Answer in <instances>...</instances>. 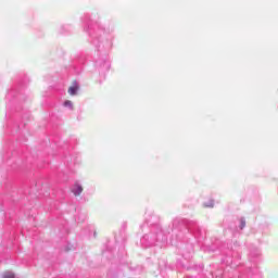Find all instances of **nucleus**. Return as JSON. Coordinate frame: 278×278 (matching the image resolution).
I'll list each match as a JSON object with an SVG mask.
<instances>
[{
  "label": "nucleus",
  "instance_id": "f257e3e1",
  "mask_svg": "<svg viewBox=\"0 0 278 278\" xmlns=\"http://www.w3.org/2000/svg\"><path fill=\"white\" fill-rule=\"evenodd\" d=\"M72 192L75 197H81V192H84V187H81L79 182H75Z\"/></svg>",
  "mask_w": 278,
  "mask_h": 278
},
{
  "label": "nucleus",
  "instance_id": "f03ea898",
  "mask_svg": "<svg viewBox=\"0 0 278 278\" xmlns=\"http://www.w3.org/2000/svg\"><path fill=\"white\" fill-rule=\"evenodd\" d=\"M79 90L78 86H72L68 88L67 92L68 94H71L72 97H75V94H77V91Z\"/></svg>",
  "mask_w": 278,
  "mask_h": 278
},
{
  "label": "nucleus",
  "instance_id": "7ed1b4c3",
  "mask_svg": "<svg viewBox=\"0 0 278 278\" xmlns=\"http://www.w3.org/2000/svg\"><path fill=\"white\" fill-rule=\"evenodd\" d=\"M2 278H16V276H15L14 273H12V271H5V273L2 275Z\"/></svg>",
  "mask_w": 278,
  "mask_h": 278
},
{
  "label": "nucleus",
  "instance_id": "20e7f679",
  "mask_svg": "<svg viewBox=\"0 0 278 278\" xmlns=\"http://www.w3.org/2000/svg\"><path fill=\"white\" fill-rule=\"evenodd\" d=\"M64 106H65V108H71V109L73 110V102H72L71 100H66V101L64 102Z\"/></svg>",
  "mask_w": 278,
  "mask_h": 278
},
{
  "label": "nucleus",
  "instance_id": "39448f33",
  "mask_svg": "<svg viewBox=\"0 0 278 278\" xmlns=\"http://www.w3.org/2000/svg\"><path fill=\"white\" fill-rule=\"evenodd\" d=\"M244 227H247V222L244 219H241L240 229H244Z\"/></svg>",
  "mask_w": 278,
  "mask_h": 278
}]
</instances>
